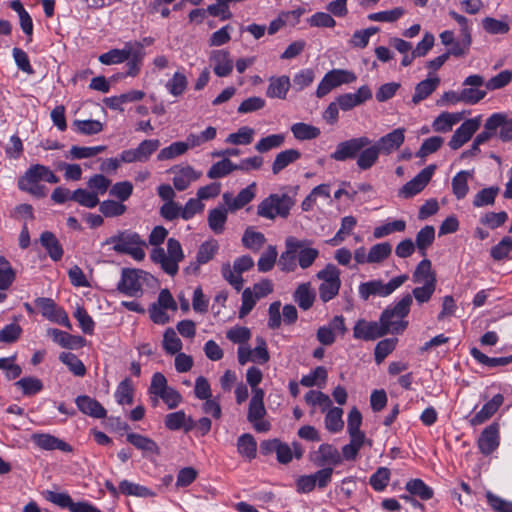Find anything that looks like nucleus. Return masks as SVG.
Segmentation results:
<instances>
[{
	"label": "nucleus",
	"mask_w": 512,
	"mask_h": 512,
	"mask_svg": "<svg viewBox=\"0 0 512 512\" xmlns=\"http://www.w3.org/2000/svg\"><path fill=\"white\" fill-rule=\"evenodd\" d=\"M380 154L376 143L372 144L367 136H360L338 143L331 158L341 162L356 159L357 167L366 171L377 163Z\"/></svg>",
	"instance_id": "f257e3e1"
},
{
	"label": "nucleus",
	"mask_w": 512,
	"mask_h": 512,
	"mask_svg": "<svg viewBox=\"0 0 512 512\" xmlns=\"http://www.w3.org/2000/svg\"><path fill=\"white\" fill-rule=\"evenodd\" d=\"M168 231L163 226H156L149 235V244L156 246L150 253V259L153 263L158 264L161 269L170 276L177 274L179 263L184 259V252L180 242L174 238L167 241V251L162 244L167 237Z\"/></svg>",
	"instance_id": "f03ea898"
},
{
	"label": "nucleus",
	"mask_w": 512,
	"mask_h": 512,
	"mask_svg": "<svg viewBox=\"0 0 512 512\" xmlns=\"http://www.w3.org/2000/svg\"><path fill=\"white\" fill-rule=\"evenodd\" d=\"M40 181L58 183L59 178L48 167L35 164L31 165L23 176L18 179V188L37 198H44L47 195V188L41 185Z\"/></svg>",
	"instance_id": "7ed1b4c3"
},
{
	"label": "nucleus",
	"mask_w": 512,
	"mask_h": 512,
	"mask_svg": "<svg viewBox=\"0 0 512 512\" xmlns=\"http://www.w3.org/2000/svg\"><path fill=\"white\" fill-rule=\"evenodd\" d=\"M106 243L113 244L115 252L127 254L135 261L140 262L145 259L146 253L144 248L147 244L136 232L129 230L121 231L107 239Z\"/></svg>",
	"instance_id": "20e7f679"
},
{
	"label": "nucleus",
	"mask_w": 512,
	"mask_h": 512,
	"mask_svg": "<svg viewBox=\"0 0 512 512\" xmlns=\"http://www.w3.org/2000/svg\"><path fill=\"white\" fill-rule=\"evenodd\" d=\"M413 302L412 296L407 294L403 296L393 307H388L381 314V321L387 333H402L408 322L404 318L410 311Z\"/></svg>",
	"instance_id": "39448f33"
},
{
	"label": "nucleus",
	"mask_w": 512,
	"mask_h": 512,
	"mask_svg": "<svg viewBox=\"0 0 512 512\" xmlns=\"http://www.w3.org/2000/svg\"><path fill=\"white\" fill-rule=\"evenodd\" d=\"M295 205V200L286 193L270 194L263 199L257 206V214L265 219L274 220L276 217L286 218L291 208Z\"/></svg>",
	"instance_id": "423d86ee"
},
{
	"label": "nucleus",
	"mask_w": 512,
	"mask_h": 512,
	"mask_svg": "<svg viewBox=\"0 0 512 512\" xmlns=\"http://www.w3.org/2000/svg\"><path fill=\"white\" fill-rule=\"evenodd\" d=\"M408 280V275L403 274L384 283L382 280H370L363 282L358 287L359 297L367 301L371 296L387 297L401 287Z\"/></svg>",
	"instance_id": "0eeeda50"
},
{
	"label": "nucleus",
	"mask_w": 512,
	"mask_h": 512,
	"mask_svg": "<svg viewBox=\"0 0 512 512\" xmlns=\"http://www.w3.org/2000/svg\"><path fill=\"white\" fill-rule=\"evenodd\" d=\"M317 278L322 280L319 286V297L323 302L335 298L341 287L340 270L333 264H328L317 273Z\"/></svg>",
	"instance_id": "6e6552de"
},
{
	"label": "nucleus",
	"mask_w": 512,
	"mask_h": 512,
	"mask_svg": "<svg viewBox=\"0 0 512 512\" xmlns=\"http://www.w3.org/2000/svg\"><path fill=\"white\" fill-rule=\"evenodd\" d=\"M147 273L141 269L123 268L117 284V290L129 297H140L143 293V281Z\"/></svg>",
	"instance_id": "1a4fd4ad"
},
{
	"label": "nucleus",
	"mask_w": 512,
	"mask_h": 512,
	"mask_svg": "<svg viewBox=\"0 0 512 512\" xmlns=\"http://www.w3.org/2000/svg\"><path fill=\"white\" fill-rule=\"evenodd\" d=\"M357 80V76L353 71L345 69H332L327 72L319 82L316 89V96L322 98L330 93L333 89L343 85L351 84Z\"/></svg>",
	"instance_id": "9d476101"
},
{
	"label": "nucleus",
	"mask_w": 512,
	"mask_h": 512,
	"mask_svg": "<svg viewBox=\"0 0 512 512\" xmlns=\"http://www.w3.org/2000/svg\"><path fill=\"white\" fill-rule=\"evenodd\" d=\"M484 130L489 139L498 136L503 142L512 140V118L502 112L490 115L484 124Z\"/></svg>",
	"instance_id": "9b49d317"
},
{
	"label": "nucleus",
	"mask_w": 512,
	"mask_h": 512,
	"mask_svg": "<svg viewBox=\"0 0 512 512\" xmlns=\"http://www.w3.org/2000/svg\"><path fill=\"white\" fill-rule=\"evenodd\" d=\"M264 396V390L255 391V394H252L248 407L247 420L257 432H267L270 429V423L264 420L266 415Z\"/></svg>",
	"instance_id": "f8f14e48"
},
{
	"label": "nucleus",
	"mask_w": 512,
	"mask_h": 512,
	"mask_svg": "<svg viewBox=\"0 0 512 512\" xmlns=\"http://www.w3.org/2000/svg\"><path fill=\"white\" fill-rule=\"evenodd\" d=\"M35 305L40 309L43 317L51 322L71 328L67 313L59 307L51 298L40 297L35 300Z\"/></svg>",
	"instance_id": "ddd939ff"
},
{
	"label": "nucleus",
	"mask_w": 512,
	"mask_h": 512,
	"mask_svg": "<svg viewBox=\"0 0 512 512\" xmlns=\"http://www.w3.org/2000/svg\"><path fill=\"white\" fill-rule=\"evenodd\" d=\"M436 166L429 165L421 170L414 178L408 181L400 190L399 196L402 198H411L420 193L431 180Z\"/></svg>",
	"instance_id": "4468645a"
},
{
	"label": "nucleus",
	"mask_w": 512,
	"mask_h": 512,
	"mask_svg": "<svg viewBox=\"0 0 512 512\" xmlns=\"http://www.w3.org/2000/svg\"><path fill=\"white\" fill-rule=\"evenodd\" d=\"M481 126V116H477L468 120H465L454 132L450 141L449 147L453 150H457L468 142L473 134Z\"/></svg>",
	"instance_id": "2eb2a0df"
},
{
	"label": "nucleus",
	"mask_w": 512,
	"mask_h": 512,
	"mask_svg": "<svg viewBox=\"0 0 512 512\" xmlns=\"http://www.w3.org/2000/svg\"><path fill=\"white\" fill-rule=\"evenodd\" d=\"M463 85L468 86L460 91L463 103L474 105L486 96V91L479 89V87L484 85V78L481 75L473 74L468 76L464 80Z\"/></svg>",
	"instance_id": "dca6fc26"
},
{
	"label": "nucleus",
	"mask_w": 512,
	"mask_h": 512,
	"mask_svg": "<svg viewBox=\"0 0 512 512\" xmlns=\"http://www.w3.org/2000/svg\"><path fill=\"white\" fill-rule=\"evenodd\" d=\"M386 334L387 331L381 321V318L379 319V322L359 320L353 328L354 338L365 341L375 340Z\"/></svg>",
	"instance_id": "f3484780"
},
{
	"label": "nucleus",
	"mask_w": 512,
	"mask_h": 512,
	"mask_svg": "<svg viewBox=\"0 0 512 512\" xmlns=\"http://www.w3.org/2000/svg\"><path fill=\"white\" fill-rule=\"evenodd\" d=\"M301 248L300 240L289 236L285 240V251L280 255L278 266L283 272H294L297 268V252Z\"/></svg>",
	"instance_id": "a211bd4d"
},
{
	"label": "nucleus",
	"mask_w": 512,
	"mask_h": 512,
	"mask_svg": "<svg viewBox=\"0 0 512 512\" xmlns=\"http://www.w3.org/2000/svg\"><path fill=\"white\" fill-rule=\"evenodd\" d=\"M209 64L218 77L229 76L234 67L230 53L224 49L212 50L209 54Z\"/></svg>",
	"instance_id": "6ab92c4d"
},
{
	"label": "nucleus",
	"mask_w": 512,
	"mask_h": 512,
	"mask_svg": "<svg viewBox=\"0 0 512 512\" xmlns=\"http://www.w3.org/2000/svg\"><path fill=\"white\" fill-rule=\"evenodd\" d=\"M256 195V183H251L246 188L242 189L236 197L231 193H224L222 196L223 202L229 211L235 212L245 205L250 203Z\"/></svg>",
	"instance_id": "aec40b11"
},
{
	"label": "nucleus",
	"mask_w": 512,
	"mask_h": 512,
	"mask_svg": "<svg viewBox=\"0 0 512 512\" xmlns=\"http://www.w3.org/2000/svg\"><path fill=\"white\" fill-rule=\"evenodd\" d=\"M171 172L174 174L173 186L178 191L186 190L192 182L197 181L202 175L200 171H196L190 165L174 166Z\"/></svg>",
	"instance_id": "412c9836"
},
{
	"label": "nucleus",
	"mask_w": 512,
	"mask_h": 512,
	"mask_svg": "<svg viewBox=\"0 0 512 512\" xmlns=\"http://www.w3.org/2000/svg\"><path fill=\"white\" fill-rule=\"evenodd\" d=\"M372 98L370 88L363 85L355 93H346L337 97L336 102L343 111H349Z\"/></svg>",
	"instance_id": "4be33fe9"
},
{
	"label": "nucleus",
	"mask_w": 512,
	"mask_h": 512,
	"mask_svg": "<svg viewBox=\"0 0 512 512\" xmlns=\"http://www.w3.org/2000/svg\"><path fill=\"white\" fill-rule=\"evenodd\" d=\"M404 128H397L388 134L380 137L376 142V145L382 155H390L398 150L405 140Z\"/></svg>",
	"instance_id": "5701e85b"
},
{
	"label": "nucleus",
	"mask_w": 512,
	"mask_h": 512,
	"mask_svg": "<svg viewBox=\"0 0 512 512\" xmlns=\"http://www.w3.org/2000/svg\"><path fill=\"white\" fill-rule=\"evenodd\" d=\"M478 448L484 455H489L499 446V425L492 423L487 426L480 434Z\"/></svg>",
	"instance_id": "b1692460"
},
{
	"label": "nucleus",
	"mask_w": 512,
	"mask_h": 512,
	"mask_svg": "<svg viewBox=\"0 0 512 512\" xmlns=\"http://www.w3.org/2000/svg\"><path fill=\"white\" fill-rule=\"evenodd\" d=\"M31 440L42 450L72 452V447L68 443L48 433H34L31 435Z\"/></svg>",
	"instance_id": "393cba45"
},
{
	"label": "nucleus",
	"mask_w": 512,
	"mask_h": 512,
	"mask_svg": "<svg viewBox=\"0 0 512 512\" xmlns=\"http://www.w3.org/2000/svg\"><path fill=\"white\" fill-rule=\"evenodd\" d=\"M503 401L504 397L502 394L494 395L492 399L485 403L483 407L469 420L470 425L475 427L490 419L503 404Z\"/></svg>",
	"instance_id": "a878e982"
},
{
	"label": "nucleus",
	"mask_w": 512,
	"mask_h": 512,
	"mask_svg": "<svg viewBox=\"0 0 512 512\" xmlns=\"http://www.w3.org/2000/svg\"><path fill=\"white\" fill-rule=\"evenodd\" d=\"M314 462L319 466H337L342 463V456L338 449L331 444H321L314 453Z\"/></svg>",
	"instance_id": "bb28decb"
},
{
	"label": "nucleus",
	"mask_w": 512,
	"mask_h": 512,
	"mask_svg": "<svg viewBox=\"0 0 512 512\" xmlns=\"http://www.w3.org/2000/svg\"><path fill=\"white\" fill-rule=\"evenodd\" d=\"M135 45V41H128L122 49H111L99 56L100 63L104 65L121 64L129 59L131 50Z\"/></svg>",
	"instance_id": "cd10ccee"
},
{
	"label": "nucleus",
	"mask_w": 512,
	"mask_h": 512,
	"mask_svg": "<svg viewBox=\"0 0 512 512\" xmlns=\"http://www.w3.org/2000/svg\"><path fill=\"white\" fill-rule=\"evenodd\" d=\"M75 402L79 410L84 414L98 419L106 417L105 408L97 400L89 396H78Z\"/></svg>",
	"instance_id": "c85d7f7f"
},
{
	"label": "nucleus",
	"mask_w": 512,
	"mask_h": 512,
	"mask_svg": "<svg viewBox=\"0 0 512 512\" xmlns=\"http://www.w3.org/2000/svg\"><path fill=\"white\" fill-rule=\"evenodd\" d=\"M290 86V78L286 75L271 77L266 90V96L272 99H285Z\"/></svg>",
	"instance_id": "c756f323"
},
{
	"label": "nucleus",
	"mask_w": 512,
	"mask_h": 512,
	"mask_svg": "<svg viewBox=\"0 0 512 512\" xmlns=\"http://www.w3.org/2000/svg\"><path fill=\"white\" fill-rule=\"evenodd\" d=\"M413 281L417 284L436 285V274L432 270L431 261L424 258L413 273Z\"/></svg>",
	"instance_id": "7c9ffc66"
},
{
	"label": "nucleus",
	"mask_w": 512,
	"mask_h": 512,
	"mask_svg": "<svg viewBox=\"0 0 512 512\" xmlns=\"http://www.w3.org/2000/svg\"><path fill=\"white\" fill-rule=\"evenodd\" d=\"M304 401L311 407V415L316 412L317 408H319L321 412H325L332 406L330 397L318 390H309L304 396Z\"/></svg>",
	"instance_id": "2f4dec72"
},
{
	"label": "nucleus",
	"mask_w": 512,
	"mask_h": 512,
	"mask_svg": "<svg viewBox=\"0 0 512 512\" xmlns=\"http://www.w3.org/2000/svg\"><path fill=\"white\" fill-rule=\"evenodd\" d=\"M126 440L136 449L142 451L144 454L158 455L160 453L157 443L144 435L129 433L127 434Z\"/></svg>",
	"instance_id": "473e14b6"
},
{
	"label": "nucleus",
	"mask_w": 512,
	"mask_h": 512,
	"mask_svg": "<svg viewBox=\"0 0 512 512\" xmlns=\"http://www.w3.org/2000/svg\"><path fill=\"white\" fill-rule=\"evenodd\" d=\"M145 57V51L143 50V44L140 41H135V45L130 52L129 59L127 61V76L136 77L143 63Z\"/></svg>",
	"instance_id": "72a5a7b5"
},
{
	"label": "nucleus",
	"mask_w": 512,
	"mask_h": 512,
	"mask_svg": "<svg viewBox=\"0 0 512 512\" xmlns=\"http://www.w3.org/2000/svg\"><path fill=\"white\" fill-rule=\"evenodd\" d=\"M464 112H442L433 121L432 127L435 132L445 133L452 129V127L460 122L463 118Z\"/></svg>",
	"instance_id": "f704fd0d"
},
{
	"label": "nucleus",
	"mask_w": 512,
	"mask_h": 512,
	"mask_svg": "<svg viewBox=\"0 0 512 512\" xmlns=\"http://www.w3.org/2000/svg\"><path fill=\"white\" fill-rule=\"evenodd\" d=\"M40 243L53 261H59L63 256V249L56 236L45 231L40 235Z\"/></svg>",
	"instance_id": "c9c22d12"
},
{
	"label": "nucleus",
	"mask_w": 512,
	"mask_h": 512,
	"mask_svg": "<svg viewBox=\"0 0 512 512\" xmlns=\"http://www.w3.org/2000/svg\"><path fill=\"white\" fill-rule=\"evenodd\" d=\"M440 79L435 76L433 78H427L419 82L415 87L414 95L412 96V102L414 104L420 103L422 100L430 96L439 86Z\"/></svg>",
	"instance_id": "e433bc0d"
},
{
	"label": "nucleus",
	"mask_w": 512,
	"mask_h": 512,
	"mask_svg": "<svg viewBox=\"0 0 512 512\" xmlns=\"http://www.w3.org/2000/svg\"><path fill=\"white\" fill-rule=\"evenodd\" d=\"M301 153L297 149H287L278 153L272 164V172L274 175L279 174L290 164L300 159Z\"/></svg>",
	"instance_id": "4c0bfd02"
},
{
	"label": "nucleus",
	"mask_w": 512,
	"mask_h": 512,
	"mask_svg": "<svg viewBox=\"0 0 512 512\" xmlns=\"http://www.w3.org/2000/svg\"><path fill=\"white\" fill-rule=\"evenodd\" d=\"M261 448L266 451H275L277 460L282 464L289 463L293 458L292 449L287 444L281 443L277 439L263 442Z\"/></svg>",
	"instance_id": "58836bf2"
},
{
	"label": "nucleus",
	"mask_w": 512,
	"mask_h": 512,
	"mask_svg": "<svg viewBox=\"0 0 512 512\" xmlns=\"http://www.w3.org/2000/svg\"><path fill=\"white\" fill-rule=\"evenodd\" d=\"M315 300V292L309 282L300 284L294 292V301L303 310L312 307Z\"/></svg>",
	"instance_id": "ea45409f"
},
{
	"label": "nucleus",
	"mask_w": 512,
	"mask_h": 512,
	"mask_svg": "<svg viewBox=\"0 0 512 512\" xmlns=\"http://www.w3.org/2000/svg\"><path fill=\"white\" fill-rule=\"evenodd\" d=\"M118 490L120 493L129 496L141 497V498H150L155 497L156 493L149 489L146 486L133 483L128 480H123L119 483Z\"/></svg>",
	"instance_id": "a19ab883"
},
{
	"label": "nucleus",
	"mask_w": 512,
	"mask_h": 512,
	"mask_svg": "<svg viewBox=\"0 0 512 512\" xmlns=\"http://www.w3.org/2000/svg\"><path fill=\"white\" fill-rule=\"evenodd\" d=\"M228 208L217 207L211 209L208 213L207 221L209 228L215 234H221L225 229V223L227 221Z\"/></svg>",
	"instance_id": "79ce46f5"
},
{
	"label": "nucleus",
	"mask_w": 512,
	"mask_h": 512,
	"mask_svg": "<svg viewBox=\"0 0 512 512\" xmlns=\"http://www.w3.org/2000/svg\"><path fill=\"white\" fill-rule=\"evenodd\" d=\"M435 240V229L431 225L424 226L417 234L415 245L421 256L426 257L428 248Z\"/></svg>",
	"instance_id": "37998d69"
},
{
	"label": "nucleus",
	"mask_w": 512,
	"mask_h": 512,
	"mask_svg": "<svg viewBox=\"0 0 512 512\" xmlns=\"http://www.w3.org/2000/svg\"><path fill=\"white\" fill-rule=\"evenodd\" d=\"M324 419L325 428L331 433H338L344 427V421L342 419L343 409L340 407H330L327 409Z\"/></svg>",
	"instance_id": "c03bdc74"
},
{
	"label": "nucleus",
	"mask_w": 512,
	"mask_h": 512,
	"mask_svg": "<svg viewBox=\"0 0 512 512\" xmlns=\"http://www.w3.org/2000/svg\"><path fill=\"white\" fill-rule=\"evenodd\" d=\"M302 14L303 10L301 9L281 13L278 18L270 22L268 27V33L270 35H273L288 23H298L299 18L301 17Z\"/></svg>",
	"instance_id": "a18cd8bd"
},
{
	"label": "nucleus",
	"mask_w": 512,
	"mask_h": 512,
	"mask_svg": "<svg viewBox=\"0 0 512 512\" xmlns=\"http://www.w3.org/2000/svg\"><path fill=\"white\" fill-rule=\"evenodd\" d=\"M301 248H298L297 263L302 269H307L313 265L319 256V251L316 248L308 246L307 241L300 240Z\"/></svg>",
	"instance_id": "49530a36"
},
{
	"label": "nucleus",
	"mask_w": 512,
	"mask_h": 512,
	"mask_svg": "<svg viewBox=\"0 0 512 512\" xmlns=\"http://www.w3.org/2000/svg\"><path fill=\"white\" fill-rule=\"evenodd\" d=\"M365 443L371 446V441L368 440L367 438L350 437L349 443L344 445L342 447V451L340 452L342 456V461L356 460L360 449L363 447Z\"/></svg>",
	"instance_id": "de8ad7c7"
},
{
	"label": "nucleus",
	"mask_w": 512,
	"mask_h": 512,
	"mask_svg": "<svg viewBox=\"0 0 512 512\" xmlns=\"http://www.w3.org/2000/svg\"><path fill=\"white\" fill-rule=\"evenodd\" d=\"M47 334L52 337L56 343L64 348H73L83 342L82 337L70 335L67 332L56 328L48 329Z\"/></svg>",
	"instance_id": "09e8293b"
},
{
	"label": "nucleus",
	"mask_w": 512,
	"mask_h": 512,
	"mask_svg": "<svg viewBox=\"0 0 512 512\" xmlns=\"http://www.w3.org/2000/svg\"><path fill=\"white\" fill-rule=\"evenodd\" d=\"M235 170H237L236 164H233L228 158H223L210 167L207 172V177L210 179L223 178Z\"/></svg>",
	"instance_id": "8fccbe9b"
},
{
	"label": "nucleus",
	"mask_w": 512,
	"mask_h": 512,
	"mask_svg": "<svg viewBox=\"0 0 512 512\" xmlns=\"http://www.w3.org/2000/svg\"><path fill=\"white\" fill-rule=\"evenodd\" d=\"M237 450L241 456L248 458L249 460L255 458L257 444L253 436L250 434L241 435L237 441Z\"/></svg>",
	"instance_id": "3c124183"
},
{
	"label": "nucleus",
	"mask_w": 512,
	"mask_h": 512,
	"mask_svg": "<svg viewBox=\"0 0 512 512\" xmlns=\"http://www.w3.org/2000/svg\"><path fill=\"white\" fill-rule=\"evenodd\" d=\"M165 425L170 430H178L182 427L190 430L193 428V420L191 418L187 420L183 411H177L166 416Z\"/></svg>",
	"instance_id": "603ef678"
},
{
	"label": "nucleus",
	"mask_w": 512,
	"mask_h": 512,
	"mask_svg": "<svg viewBox=\"0 0 512 512\" xmlns=\"http://www.w3.org/2000/svg\"><path fill=\"white\" fill-rule=\"evenodd\" d=\"M293 136L298 140H312L320 135V129L306 123H295L291 126Z\"/></svg>",
	"instance_id": "864d4df0"
},
{
	"label": "nucleus",
	"mask_w": 512,
	"mask_h": 512,
	"mask_svg": "<svg viewBox=\"0 0 512 512\" xmlns=\"http://www.w3.org/2000/svg\"><path fill=\"white\" fill-rule=\"evenodd\" d=\"M188 151V146L185 141H177L170 144L159 151L157 154V160L166 161L172 160L178 156L185 154Z\"/></svg>",
	"instance_id": "5fc2aeb1"
},
{
	"label": "nucleus",
	"mask_w": 512,
	"mask_h": 512,
	"mask_svg": "<svg viewBox=\"0 0 512 512\" xmlns=\"http://www.w3.org/2000/svg\"><path fill=\"white\" fill-rule=\"evenodd\" d=\"M217 131L215 127L209 126L200 134H189L185 140L188 149L201 146L202 144L213 140L216 137Z\"/></svg>",
	"instance_id": "6e6d98bb"
},
{
	"label": "nucleus",
	"mask_w": 512,
	"mask_h": 512,
	"mask_svg": "<svg viewBox=\"0 0 512 512\" xmlns=\"http://www.w3.org/2000/svg\"><path fill=\"white\" fill-rule=\"evenodd\" d=\"M470 173L468 171H460L458 172L452 179V191L457 199H463L468 191V179L470 177Z\"/></svg>",
	"instance_id": "4d7b16f0"
},
{
	"label": "nucleus",
	"mask_w": 512,
	"mask_h": 512,
	"mask_svg": "<svg viewBox=\"0 0 512 512\" xmlns=\"http://www.w3.org/2000/svg\"><path fill=\"white\" fill-rule=\"evenodd\" d=\"M361 424L362 415L356 407H353L350 410L347 419V431L349 437L366 438L364 432L360 430Z\"/></svg>",
	"instance_id": "13d9d810"
},
{
	"label": "nucleus",
	"mask_w": 512,
	"mask_h": 512,
	"mask_svg": "<svg viewBox=\"0 0 512 512\" xmlns=\"http://www.w3.org/2000/svg\"><path fill=\"white\" fill-rule=\"evenodd\" d=\"M285 141L284 134H271L261 138L255 145L256 151L266 153L272 149L279 148Z\"/></svg>",
	"instance_id": "bf43d9fd"
},
{
	"label": "nucleus",
	"mask_w": 512,
	"mask_h": 512,
	"mask_svg": "<svg viewBox=\"0 0 512 512\" xmlns=\"http://www.w3.org/2000/svg\"><path fill=\"white\" fill-rule=\"evenodd\" d=\"M405 488L410 494L416 495L422 500H429L433 497V490L421 479H412L408 481Z\"/></svg>",
	"instance_id": "052dcab7"
},
{
	"label": "nucleus",
	"mask_w": 512,
	"mask_h": 512,
	"mask_svg": "<svg viewBox=\"0 0 512 512\" xmlns=\"http://www.w3.org/2000/svg\"><path fill=\"white\" fill-rule=\"evenodd\" d=\"M71 200L86 208H94L99 204V198L96 193L81 188L72 193Z\"/></svg>",
	"instance_id": "680f3d73"
},
{
	"label": "nucleus",
	"mask_w": 512,
	"mask_h": 512,
	"mask_svg": "<svg viewBox=\"0 0 512 512\" xmlns=\"http://www.w3.org/2000/svg\"><path fill=\"white\" fill-rule=\"evenodd\" d=\"M405 229L406 222L404 220H395L374 228L373 236L375 239H381L394 232H403Z\"/></svg>",
	"instance_id": "e2e57ef3"
},
{
	"label": "nucleus",
	"mask_w": 512,
	"mask_h": 512,
	"mask_svg": "<svg viewBox=\"0 0 512 512\" xmlns=\"http://www.w3.org/2000/svg\"><path fill=\"white\" fill-rule=\"evenodd\" d=\"M59 359L61 362L68 366L69 370L75 376L81 377L85 375L86 368L83 362L75 354L70 352H63L60 354Z\"/></svg>",
	"instance_id": "0e129e2a"
},
{
	"label": "nucleus",
	"mask_w": 512,
	"mask_h": 512,
	"mask_svg": "<svg viewBox=\"0 0 512 512\" xmlns=\"http://www.w3.org/2000/svg\"><path fill=\"white\" fill-rule=\"evenodd\" d=\"M188 85L187 77L181 72H175L166 83V88L175 97L182 95Z\"/></svg>",
	"instance_id": "69168bd1"
},
{
	"label": "nucleus",
	"mask_w": 512,
	"mask_h": 512,
	"mask_svg": "<svg viewBox=\"0 0 512 512\" xmlns=\"http://www.w3.org/2000/svg\"><path fill=\"white\" fill-rule=\"evenodd\" d=\"M254 133V129L243 126L237 132L229 134L226 142L233 145H247L252 142Z\"/></svg>",
	"instance_id": "338daca9"
},
{
	"label": "nucleus",
	"mask_w": 512,
	"mask_h": 512,
	"mask_svg": "<svg viewBox=\"0 0 512 512\" xmlns=\"http://www.w3.org/2000/svg\"><path fill=\"white\" fill-rule=\"evenodd\" d=\"M327 379V370L323 366L316 367L310 374L304 375L300 383L305 387L321 386Z\"/></svg>",
	"instance_id": "774afa93"
}]
</instances>
